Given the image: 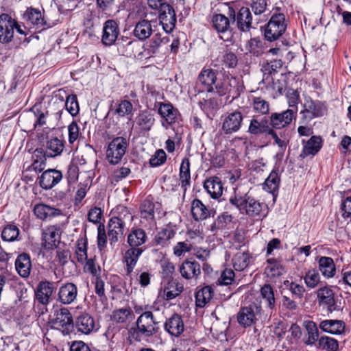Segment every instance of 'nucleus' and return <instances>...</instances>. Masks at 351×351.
I'll return each mask as SVG.
<instances>
[{
	"mask_svg": "<svg viewBox=\"0 0 351 351\" xmlns=\"http://www.w3.org/2000/svg\"><path fill=\"white\" fill-rule=\"evenodd\" d=\"M133 110V105L132 103L126 99L121 100L117 105V107L113 112L119 117H123L127 115L131 114Z\"/></svg>",
	"mask_w": 351,
	"mask_h": 351,
	"instance_id": "0e129e2a",
	"label": "nucleus"
},
{
	"mask_svg": "<svg viewBox=\"0 0 351 351\" xmlns=\"http://www.w3.org/2000/svg\"><path fill=\"white\" fill-rule=\"evenodd\" d=\"M176 233L175 226L169 223L157 232L154 237V242L156 245L168 246L170 241L175 237Z\"/></svg>",
	"mask_w": 351,
	"mask_h": 351,
	"instance_id": "7c9ffc66",
	"label": "nucleus"
},
{
	"mask_svg": "<svg viewBox=\"0 0 351 351\" xmlns=\"http://www.w3.org/2000/svg\"><path fill=\"white\" fill-rule=\"evenodd\" d=\"M304 109L301 110L300 123L307 124L315 118L322 117L326 111V107L319 101H314L311 97H306L303 104Z\"/></svg>",
	"mask_w": 351,
	"mask_h": 351,
	"instance_id": "0eeeda50",
	"label": "nucleus"
},
{
	"mask_svg": "<svg viewBox=\"0 0 351 351\" xmlns=\"http://www.w3.org/2000/svg\"><path fill=\"white\" fill-rule=\"evenodd\" d=\"M318 348L326 351H337L339 343L332 337L322 336L318 341Z\"/></svg>",
	"mask_w": 351,
	"mask_h": 351,
	"instance_id": "bf43d9fd",
	"label": "nucleus"
},
{
	"mask_svg": "<svg viewBox=\"0 0 351 351\" xmlns=\"http://www.w3.org/2000/svg\"><path fill=\"white\" fill-rule=\"evenodd\" d=\"M64 108L71 116L75 117L78 114L80 107L77 98L75 95L72 94L66 97Z\"/></svg>",
	"mask_w": 351,
	"mask_h": 351,
	"instance_id": "69168bd1",
	"label": "nucleus"
},
{
	"mask_svg": "<svg viewBox=\"0 0 351 351\" xmlns=\"http://www.w3.org/2000/svg\"><path fill=\"white\" fill-rule=\"evenodd\" d=\"M134 121L141 132H149L155 123V118L152 113L144 110L139 112Z\"/></svg>",
	"mask_w": 351,
	"mask_h": 351,
	"instance_id": "f704fd0d",
	"label": "nucleus"
},
{
	"mask_svg": "<svg viewBox=\"0 0 351 351\" xmlns=\"http://www.w3.org/2000/svg\"><path fill=\"white\" fill-rule=\"evenodd\" d=\"M158 11L159 13L158 19L163 29L167 33L171 32L176 23V14L173 6L168 1Z\"/></svg>",
	"mask_w": 351,
	"mask_h": 351,
	"instance_id": "ddd939ff",
	"label": "nucleus"
},
{
	"mask_svg": "<svg viewBox=\"0 0 351 351\" xmlns=\"http://www.w3.org/2000/svg\"><path fill=\"white\" fill-rule=\"evenodd\" d=\"M246 49L255 56H260L264 53L263 42L258 38H251L246 44Z\"/></svg>",
	"mask_w": 351,
	"mask_h": 351,
	"instance_id": "13d9d810",
	"label": "nucleus"
},
{
	"mask_svg": "<svg viewBox=\"0 0 351 351\" xmlns=\"http://www.w3.org/2000/svg\"><path fill=\"white\" fill-rule=\"evenodd\" d=\"M66 95V90L63 88H60L54 93V95L51 100L53 102V107H57V119L60 120L61 119L62 114L64 108V97Z\"/></svg>",
	"mask_w": 351,
	"mask_h": 351,
	"instance_id": "09e8293b",
	"label": "nucleus"
},
{
	"mask_svg": "<svg viewBox=\"0 0 351 351\" xmlns=\"http://www.w3.org/2000/svg\"><path fill=\"white\" fill-rule=\"evenodd\" d=\"M146 250V247H130L128 249L123 256V262L126 266V274L130 275L133 271L139 257L143 252Z\"/></svg>",
	"mask_w": 351,
	"mask_h": 351,
	"instance_id": "393cba45",
	"label": "nucleus"
},
{
	"mask_svg": "<svg viewBox=\"0 0 351 351\" xmlns=\"http://www.w3.org/2000/svg\"><path fill=\"white\" fill-rule=\"evenodd\" d=\"M132 315L133 312L130 307L121 308L112 312L111 319L116 323L122 324L126 322Z\"/></svg>",
	"mask_w": 351,
	"mask_h": 351,
	"instance_id": "6e6d98bb",
	"label": "nucleus"
},
{
	"mask_svg": "<svg viewBox=\"0 0 351 351\" xmlns=\"http://www.w3.org/2000/svg\"><path fill=\"white\" fill-rule=\"evenodd\" d=\"M23 19L27 24L36 29L41 28L43 29L46 25V21L43 17L42 13L36 8H27L23 14Z\"/></svg>",
	"mask_w": 351,
	"mask_h": 351,
	"instance_id": "2f4dec72",
	"label": "nucleus"
},
{
	"mask_svg": "<svg viewBox=\"0 0 351 351\" xmlns=\"http://www.w3.org/2000/svg\"><path fill=\"white\" fill-rule=\"evenodd\" d=\"M232 217L228 213H223L221 215H219L217 218L210 226V231L212 232H216L218 230L223 229L226 227L227 224L231 222Z\"/></svg>",
	"mask_w": 351,
	"mask_h": 351,
	"instance_id": "052dcab7",
	"label": "nucleus"
},
{
	"mask_svg": "<svg viewBox=\"0 0 351 351\" xmlns=\"http://www.w3.org/2000/svg\"><path fill=\"white\" fill-rule=\"evenodd\" d=\"M179 271L184 279H197L201 274V266L193 258H187L180 265Z\"/></svg>",
	"mask_w": 351,
	"mask_h": 351,
	"instance_id": "412c9836",
	"label": "nucleus"
},
{
	"mask_svg": "<svg viewBox=\"0 0 351 351\" xmlns=\"http://www.w3.org/2000/svg\"><path fill=\"white\" fill-rule=\"evenodd\" d=\"M228 15L233 22H236L239 31L248 32L252 27V15L248 8L240 7L236 2H230L228 3Z\"/></svg>",
	"mask_w": 351,
	"mask_h": 351,
	"instance_id": "20e7f679",
	"label": "nucleus"
},
{
	"mask_svg": "<svg viewBox=\"0 0 351 351\" xmlns=\"http://www.w3.org/2000/svg\"><path fill=\"white\" fill-rule=\"evenodd\" d=\"M158 324V322L156 321L153 313L150 311H145L136 319V328H131L130 335L138 341H141V337H150L158 332V327L156 326Z\"/></svg>",
	"mask_w": 351,
	"mask_h": 351,
	"instance_id": "f03ea898",
	"label": "nucleus"
},
{
	"mask_svg": "<svg viewBox=\"0 0 351 351\" xmlns=\"http://www.w3.org/2000/svg\"><path fill=\"white\" fill-rule=\"evenodd\" d=\"M317 296L319 304L326 306L329 313L338 310L335 298V293L329 287L326 286L319 288L317 291Z\"/></svg>",
	"mask_w": 351,
	"mask_h": 351,
	"instance_id": "5701e85b",
	"label": "nucleus"
},
{
	"mask_svg": "<svg viewBox=\"0 0 351 351\" xmlns=\"http://www.w3.org/2000/svg\"><path fill=\"white\" fill-rule=\"evenodd\" d=\"M156 203L149 198L145 199L140 205V217L150 223L155 222Z\"/></svg>",
	"mask_w": 351,
	"mask_h": 351,
	"instance_id": "ea45409f",
	"label": "nucleus"
},
{
	"mask_svg": "<svg viewBox=\"0 0 351 351\" xmlns=\"http://www.w3.org/2000/svg\"><path fill=\"white\" fill-rule=\"evenodd\" d=\"M258 312L259 308L256 304L243 307L237 314V322L244 328L250 327L256 322Z\"/></svg>",
	"mask_w": 351,
	"mask_h": 351,
	"instance_id": "a211bd4d",
	"label": "nucleus"
},
{
	"mask_svg": "<svg viewBox=\"0 0 351 351\" xmlns=\"http://www.w3.org/2000/svg\"><path fill=\"white\" fill-rule=\"evenodd\" d=\"M261 294L263 299L267 302V306L271 310L274 309L276 300L272 287L269 284L264 285L261 289Z\"/></svg>",
	"mask_w": 351,
	"mask_h": 351,
	"instance_id": "5fc2aeb1",
	"label": "nucleus"
},
{
	"mask_svg": "<svg viewBox=\"0 0 351 351\" xmlns=\"http://www.w3.org/2000/svg\"><path fill=\"white\" fill-rule=\"evenodd\" d=\"M87 239L80 238L77 241L75 256L77 261L80 263H84L88 258L87 256Z\"/></svg>",
	"mask_w": 351,
	"mask_h": 351,
	"instance_id": "4d7b16f0",
	"label": "nucleus"
},
{
	"mask_svg": "<svg viewBox=\"0 0 351 351\" xmlns=\"http://www.w3.org/2000/svg\"><path fill=\"white\" fill-rule=\"evenodd\" d=\"M263 204L259 202L248 192H245L241 188L234 189L233 194L230 197L226 207L234 208L241 214L250 217L258 216L262 210Z\"/></svg>",
	"mask_w": 351,
	"mask_h": 351,
	"instance_id": "f257e3e1",
	"label": "nucleus"
},
{
	"mask_svg": "<svg viewBox=\"0 0 351 351\" xmlns=\"http://www.w3.org/2000/svg\"><path fill=\"white\" fill-rule=\"evenodd\" d=\"M282 66V61L280 59H274L267 62L262 66V71L263 74V80H268V78L273 74L277 72V70Z\"/></svg>",
	"mask_w": 351,
	"mask_h": 351,
	"instance_id": "864d4df0",
	"label": "nucleus"
},
{
	"mask_svg": "<svg viewBox=\"0 0 351 351\" xmlns=\"http://www.w3.org/2000/svg\"><path fill=\"white\" fill-rule=\"evenodd\" d=\"M169 36L161 37L160 34H156L147 41L143 46V52H139L137 55L134 54L135 57L139 58H149L155 56L160 53V48L163 44H167L169 41Z\"/></svg>",
	"mask_w": 351,
	"mask_h": 351,
	"instance_id": "1a4fd4ad",
	"label": "nucleus"
},
{
	"mask_svg": "<svg viewBox=\"0 0 351 351\" xmlns=\"http://www.w3.org/2000/svg\"><path fill=\"white\" fill-rule=\"evenodd\" d=\"M204 188L214 199L219 197L222 195L223 189L221 179L217 176L207 179L204 183Z\"/></svg>",
	"mask_w": 351,
	"mask_h": 351,
	"instance_id": "58836bf2",
	"label": "nucleus"
},
{
	"mask_svg": "<svg viewBox=\"0 0 351 351\" xmlns=\"http://www.w3.org/2000/svg\"><path fill=\"white\" fill-rule=\"evenodd\" d=\"M119 33L118 23L112 19L107 20L103 27L102 43L106 46L113 45L117 40Z\"/></svg>",
	"mask_w": 351,
	"mask_h": 351,
	"instance_id": "f3484780",
	"label": "nucleus"
},
{
	"mask_svg": "<svg viewBox=\"0 0 351 351\" xmlns=\"http://www.w3.org/2000/svg\"><path fill=\"white\" fill-rule=\"evenodd\" d=\"M128 146L126 138L121 136L114 138L109 143L106 152L108 162L114 165L119 164L125 154Z\"/></svg>",
	"mask_w": 351,
	"mask_h": 351,
	"instance_id": "423d86ee",
	"label": "nucleus"
},
{
	"mask_svg": "<svg viewBox=\"0 0 351 351\" xmlns=\"http://www.w3.org/2000/svg\"><path fill=\"white\" fill-rule=\"evenodd\" d=\"M179 180L181 187L185 192L191 184L190 160L188 158H184L182 160L180 167Z\"/></svg>",
	"mask_w": 351,
	"mask_h": 351,
	"instance_id": "c03bdc74",
	"label": "nucleus"
},
{
	"mask_svg": "<svg viewBox=\"0 0 351 351\" xmlns=\"http://www.w3.org/2000/svg\"><path fill=\"white\" fill-rule=\"evenodd\" d=\"M54 291L53 282L47 280L40 281L35 291V298L38 302L43 305H47Z\"/></svg>",
	"mask_w": 351,
	"mask_h": 351,
	"instance_id": "b1692460",
	"label": "nucleus"
},
{
	"mask_svg": "<svg viewBox=\"0 0 351 351\" xmlns=\"http://www.w3.org/2000/svg\"><path fill=\"white\" fill-rule=\"evenodd\" d=\"M214 295V291L210 286H205L195 293V304L197 307L203 308Z\"/></svg>",
	"mask_w": 351,
	"mask_h": 351,
	"instance_id": "a18cd8bd",
	"label": "nucleus"
},
{
	"mask_svg": "<svg viewBox=\"0 0 351 351\" xmlns=\"http://www.w3.org/2000/svg\"><path fill=\"white\" fill-rule=\"evenodd\" d=\"M51 324L62 330L64 335H69L73 328V317L66 308H61L55 311V318L52 319Z\"/></svg>",
	"mask_w": 351,
	"mask_h": 351,
	"instance_id": "9b49d317",
	"label": "nucleus"
},
{
	"mask_svg": "<svg viewBox=\"0 0 351 351\" xmlns=\"http://www.w3.org/2000/svg\"><path fill=\"white\" fill-rule=\"evenodd\" d=\"M125 222L121 216L112 217L108 224V236L110 245L119 241L123 235Z\"/></svg>",
	"mask_w": 351,
	"mask_h": 351,
	"instance_id": "6ab92c4d",
	"label": "nucleus"
},
{
	"mask_svg": "<svg viewBox=\"0 0 351 351\" xmlns=\"http://www.w3.org/2000/svg\"><path fill=\"white\" fill-rule=\"evenodd\" d=\"M191 213L195 221H199L214 217L215 211L209 209L200 199L195 198L191 202Z\"/></svg>",
	"mask_w": 351,
	"mask_h": 351,
	"instance_id": "aec40b11",
	"label": "nucleus"
},
{
	"mask_svg": "<svg viewBox=\"0 0 351 351\" xmlns=\"http://www.w3.org/2000/svg\"><path fill=\"white\" fill-rule=\"evenodd\" d=\"M134 36L141 40L148 38L152 34L151 22L146 19L138 21L133 31Z\"/></svg>",
	"mask_w": 351,
	"mask_h": 351,
	"instance_id": "37998d69",
	"label": "nucleus"
},
{
	"mask_svg": "<svg viewBox=\"0 0 351 351\" xmlns=\"http://www.w3.org/2000/svg\"><path fill=\"white\" fill-rule=\"evenodd\" d=\"M16 21L8 14L0 15V43H10L14 37Z\"/></svg>",
	"mask_w": 351,
	"mask_h": 351,
	"instance_id": "2eb2a0df",
	"label": "nucleus"
},
{
	"mask_svg": "<svg viewBox=\"0 0 351 351\" xmlns=\"http://www.w3.org/2000/svg\"><path fill=\"white\" fill-rule=\"evenodd\" d=\"M271 125L268 124V120L263 118L261 121L253 118L250 123L247 132L251 134L257 136L263 134H269L271 130Z\"/></svg>",
	"mask_w": 351,
	"mask_h": 351,
	"instance_id": "a19ab883",
	"label": "nucleus"
},
{
	"mask_svg": "<svg viewBox=\"0 0 351 351\" xmlns=\"http://www.w3.org/2000/svg\"><path fill=\"white\" fill-rule=\"evenodd\" d=\"M322 138L319 136H311L305 143L300 156L305 158L307 156L316 155L322 147Z\"/></svg>",
	"mask_w": 351,
	"mask_h": 351,
	"instance_id": "72a5a7b5",
	"label": "nucleus"
},
{
	"mask_svg": "<svg viewBox=\"0 0 351 351\" xmlns=\"http://www.w3.org/2000/svg\"><path fill=\"white\" fill-rule=\"evenodd\" d=\"M243 116L241 112L234 110L225 115L221 130L225 134H232L238 132L242 125Z\"/></svg>",
	"mask_w": 351,
	"mask_h": 351,
	"instance_id": "4468645a",
	"label": "nucleus"
},
{
	"mask_svg": "<svg viewBox=\"0 0 351 351\" xmlns=\"http://www.w3.org/2000/svg\"><path fill=\"white\" fill-rule=\"evenodd\" d=\"M165 330L173 337H179L184 330V324L181 315L178 313L173 314L167 319L164 324Z\"/></svg>",
	"mask_w": 351,
	"mask_h": 351,
	"instance_id": "a878e982",
	"label": "nucleus"
},
{
	"mask_svg": "<svg viewBox=\"0 0 351 351\" xmlns=\"http://www.w3.org/2000/svg\"><path fill=\"white\" fill-rule=\"evenodd\" d=\"M154 108H158V113L161 117V125L165 128L178 123L181 118L179 110L170 102H156Z\"/></svg>",
	"mask_w": 351,
	"mask_h": 351,
	"instance_id": "6e6552de",
	"label": "nucleus"
},
{
	"mask_svg": "<svg viewBox=\"0 0 351 351\" xmlns=\"http://www.w3.org/2000/svg\"><path fill=\"white\" fill-rule=\"evenodd\" d=\"M305 328L307 331L308 337L304 340V343L310 346L314 345L319 339L317 325L313 321H308L305 322Z\"/></svg>",
	"mask_w": 351,
	"mask_h": 351,
	"instance_id": "603ef678",
	"label": "nucleus"
},
{
	"mask_svg": "<svg viewBox=\"0 0 351 351\" xmlns=\"http://www.w3.org/2000/svg\"><path fill=\"white\" fill-rule=\"evenodd\" d=\"M297 110L287 109L281 112H274L269 116V125L274 130L287 128L296 118Z\"/></svg>",
	"mask_w": 351,
	"mask_h": 351,
	"instance_id": "9d476101",
	"label": "nucleus"
},
{
	"mask_svg": "<svg viewBox=\"0 0 351 351\" xmlns=\"http://www.w3.org/2000/svg\"><path fill=\"white\" fill-rule=\"evenodd\" d=\"M213 92L219 96L228 95L232 99L240 96L243 90V86L240 83L239 79L230 74H223L218 77L214 86Z\"/></svg>",
	"mask_w": 351,
	"mask_h": 351,
	"instance_id": "7ed1b4c3",
	"label": "nucleus"
},
{
	"mask_svg": "<svg viewBox=\"0 0 351 351\" xmlns=\"http://www.w3.org/2000/svg\"><path fill=\"white\" fill-rule=\"evenodd\" d=\"M267 265L265 267V274L270 278H276L283 273V267L278 260L271 258L267 260Z\"/></svg>",
	"mask_w": 351,
	"mask_h": 351,
	"instance_id": "8fccbe9b",
	"label": "nucleus"
},
{
	"mask_svg": "<svg viewBox=\"0 0 351 351\" xmlns=\"http://www.w3.org/2000/svg\"><path fill=\"white\" fill-rule=\"evenodd\" d=\"M212 23L213 27L219 34H221L220 38L224 41H231L233 32L230 27L229 16L227 17L221 14H216L213 16Z\"/></svg>",
	"mask_w": 351,
	"mask_h": 351,
	"instance_id": "f8f14e48",
	"label": "nucleus"
},
{
	"mask_svg": "<svg viewBox=\"0 0 351 351\" xmlns=\"http://www.w3.org/2000/svg\"><path fill=\"white\" fill-rule=\"evenodd\" d=\"M319 270L326 278H331L336 274V266L332 258L321 256L318 260Z\"/></svg>",
	"mask_w": 351,
	"mask_h": 351,
	"instance_id": "79ce46f5",
	"label": "nucleus"
},
{
	"mask_svg": "<svg viewBox=\"0 0 351 351\" xmlns=\"http://www.w3.org/2000/svg\"><path fill=\"white\" fill-rule=\"evenodd\" d=\"M62 179V173L55 169H49L43 172L38 178L40 186L45 190L51 189Z\"/></svg>",
	"mask_w": 351,
	"mask_h": 351,
	"instance_id": "dca6fc26",
	"label": "nucleus"
},
{
	"mask_svg": "<svg viewBox=\"0 0 351 351\" xmlns=\"http://www.w3.org/2000/svg\"><path fill=\"white\" fill-rule=\"evenodd\" d=\"M319 328L324 332L332 335H341L344 332L346 324L341 320L326 319L319 323Z\"/></svg>",
	"mask_w": 351,
	"mask_h": 351,
	"instance_id": "4c0bfd02",
	"label": "nucleus"
},
{
	"mask_svg": "<svg viewBox=\"0 0 351 351\" xmlns=\"http://www.w3.org/2000/svg\"><path fill=\"white\" fill-rule=\"evenodd\" d=\"M47 158V157L44 154V149L36 148L32 155V169L36 172L43 171L46 165Z\"/></svg>",
	"mask_w": 351,
	"mask_h": 351,
	"instance_id": "de8ad7c7",
	"label": "nucleus"
},
{
	"mask_svg": "<svg viewBox=\"0 0 351 351\" xmlns=\"http://www.w3.org/2000/svg\"><path fill=\"white\" fill-rule=\"evenodd\" d=\"M287 29L285 16L282 13L274 14L264 30V35L267 40L273 41L278 39Z\"/></svg>",
	"mask_w": 351,
	"mask_h": 351,
	"instance_id": "39448f33",
	"label": "nucleus"
},
{
	"mask_svg": "<svg viewBox=\"0 0 351 351\" xmlns=\"http://www.w3.org/2000/svg\"><path fill=\"white\" fill-rule=\"evenodd\" d=\"M77 332L84 335H89L95 330V323L94 318L88 313H82L76 317L73 326Z\"/></svg>",
	"mask_w": 351,
	"mask_h": 351,
	"instance_id": "c85d7f7f",
	"label": "nucleus"
},
{
	"mask_svg": "<svg viewBox=\"0 0 351 351\" xmlns=\"http://www.w3.org/2000/svg\"><path fill=\"white\" fill-rule=\"evenodd\" d=\"M280 183V178L278 171V170L274 169L265 180L263 184V189L274 194L278 190Z\"/></svg>",
	"mask_w": 351,
	"mask_h": 351,
	"instance_id": "49530a36",
	"label": "nucleus"
},
{
	"mask_svg": "<svg viewBox=\"0 0 351 351\" xmlns=\"http://www.w3.org/2000/svg\"><path fill=\"white\" fill-rule=\"evenodd\" d=\"M60 228L57 226H49L43 230L42 241L45 249L52 250L60 243Z\"/></svg>",
	"mask_w": 351,
	"mask_h": 351,
	"instance_id": "4be33fe9",
	"label": "nucleus"
},
{
	"mask_svg": "<svg viewBox=\"0 0 351 351\" xmlns=\"http://www.w3.org/2000/svg\"><path fill=\"white\" fill-rule=\"evenodd\" d=\"M269 103L261 97L252 99V108L254 112L261 114H267L269 112Z\"/></svg>",
	"mask_w": 351,
	"mask_h": 351,
	"instance_id": "e2e57ef3",
	"label": "nucleus"
},
{
	"mask_svg": "<svg viewBox=\"0 0 351 351\" xmlns=\"http://www.w3.org/2000/svg\"><path fill=\"white\" fill-rule=\"evenodd\" d=\"M173 284L175 283H169L168 286L164 289L165 298L167 300L174 299L183 291L182 285L176 284L174 287Z\"/></svg>",
	"mask_w": 351,
	"mask_h": 351,
	"instance_id": "338daca9",
	"label": "nucleus"
},
{
	"mask_svg": "<svg viewBox=\"0 0 351 351\" xmlns=\"http://www.w3.org/2000/svg\"><path fill=\"white\" fill-rule=\"evenodd\" d=\"M19 236V229L13 224L7 225L1 232V238L5 241H14L18 239Z\"/></svg>",
	"mask_w": 351,
	"mask_h": 351,
	"instance_id": "680f3d73",
	"label": "nucleus"
},
{
	"mask_svg": "<svg viewBox=\"0 0 351 351\" xmlns=\"http://www.w3.org/2000/svg\"><path fill=\"white\" fill-rule=\"evenodd\" d=\"M147 236L144 230L133 228L127 238V243L130 247H145L143 246L147 241Z\"/></svg>",
	"mask_w": 351,
	"mask_h": 351,
	"instance_id": "473e14b6",
	"label": "nucleus"
},
{
	"mask_svg": "<svg viewBox=\"0 0 351 351\" xmlns=\"http://www.w3.org/2000/svg\"><path fill=\"white\" fill-rule=\"evenodd\" d=\"M306 285L309 288L315 287L320 281V276L317 271L309 270L304 277Z\"/></svg>",
	"mask_w": 351,
	"mask_h": 351,
	"instance_id": "774afa93",
	"label": "nucleus"
},
{
	"mask_svg": "<svg viewBox=\"0 0 351 351\" xmlns=\"http://www.w3.org/2000/svg\"><path fill=\"white\" fill-rule=\"evenodd\" d=\"M217 71L210 68H204L198 75V80L208 93L213 92V86L217 80Z\"/></svg>",
	"mask_w": 351,
	"mask_h": 351,
	"instance_id": "c756f323",
	"label": "nucleus"
},
{
	"mask_svg": "<svg viewBox=\"0 0 351 351\" xmlns=\"http://www.w3.org/2000/svg\"><path fill=\"white\" fill-rule=\"evenodd\" d=\"M65 141L62 138L51 137L45 143L44 154L47 158L60 156L64 149Z\"/></svg>",
	"mask_w": 351,
	"mask_h": 351,
	"instance_id": "bb28decb",
	"label": "nucleus"
},
{
	"mask_svg": "<svg viewBox=\"0 0 351 351\" xmlns=\"http://www.w3.org/2000/svg\"><path fill=\"white\" fill-rule=\"evenodd\" d=\"M250 258L248 252H237L232 258L234 268L237 271L244 270L248 266Z\"/></svg>",
	"mask_w": 351,
	"mask_h": 351,
	"instance_id": "3c124183",
	"label": "nucleus"
},
{
	"mask_svg": "<svg viewBox=\"0 0 351 351\" xmlns=\"http://www.w3.org/2000/svg\"><path fill=\"white\" fill-rule=\"evenodd\" d=\"M77 295V286L74 283L66 282L59 288L58 300L63 304H70L75 300Z\"/></svg>",
	"mask_w": 351,
	"mask_h": 351,
	"instance_id": "cd10ccee",
	"label": "nucleus"
},
{
	"mask_svg": "<svg viewBox=\"0 0 351 351\" xmlns=\"http://www.w3.org/2000/svg\"><path fill=\"white\" fill-rule=\"evenodd\" d=\"M15 268L22 278L29 277L32 269L30 256L25 252L20 254L15 261Z\"/></svg>",
	"mask_w": 351,
	"mask_h": 351,
	"instance_id": "c9c22d12",
	"label": "nucleus"
},
{
	"mask_svg": "<svg viewBox=\"0 0 351 351\" xmlns=\"http://www.w3.org/2000/svg\"><path fill=\"white\" fill-rule=\"evenodd\" d=\"M34 215L40 220L59 216L62 214L60 209L51 207L45 204H36L33 209Z\"/></svg>",
	"mask_w": 351,
	"mask_h": 351,
	"instance_id": "e433bc0d",
	"label": "nucleus"
}]
</instances>
